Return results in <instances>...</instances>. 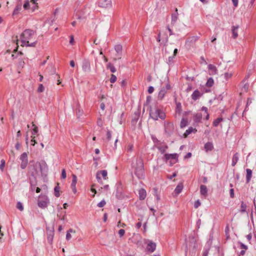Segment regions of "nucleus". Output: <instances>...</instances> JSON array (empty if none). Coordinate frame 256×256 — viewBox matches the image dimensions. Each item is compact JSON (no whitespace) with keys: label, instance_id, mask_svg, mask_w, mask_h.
<instances>
[{"label":"nucleus","instance_id":"a19ab883","mask_svg":"<svg viewBox=\"0 0 256 256\" xmlns=\"http://www.w3.org/2000/svg\"><path fill=\"white\" fill-rule=\"evenodd\" d=\"M32 126H34V128L32 129V135H35V134H36L38 132V128L34 124V122H32Z\"/></svg>","mask_w":256,"mask_h":256},{"label":"nucleus","instance_id":"bf43d9fd","mask_svg":"<svg viewBox=\"0 0 256 256\" xmlns=\"http://www.w3.org/2000/svg\"><path fill=\"white\" fill-rule=\"evenodd\" d=\"M154 190L155 192V195H156V200H157V201H158L160 200V196L157 194V189L156 188H154Z\"/></svg>","mask_w":256,"mask_h":256},{"label":"nucleus","instance_id":"37998d69","mask_svg":"<svg viewBox=\"0 0 256 256\" xmlns=\"http://www.w3.org/2000/svg\"><path fill=\"white\" fill-rule=\"evenodd\" d=\"M166 118L165 114L162 110H160L158 113V118H160L162 120H164Z\"/></svg>","mask_w":256,"mask_h":256},{"label":"nucleus","instance_id":"bb28decb","mask_svg":"<svg viewBox=\"0 0 256 256\" xmlns=\"http://www.w3.org/2000/svg\"><path fill=\"white\" fill-rule=\"evenodd\" d=\"M82 114L83 111L82 110H80V106L78 104L76 108V114L78 118H80L82 115Z\"/></svg>","mask_w":256,"mask_h":256},{"label":"nucleus","instance_id":"6ab92c4d","mask_svg":"<svg viewBox=\"0 0 256 256\" xmlns=\"http://www.w3.org/2000/svg\"><path fill=\"white\" fill-rule=\"evenodd\" d=\"M184 186L182 182L179 183L174 190V192L178 194L180 193L183 189Z\"/></svg>","mask_w":256,"mask_h":256},{"label":"nucleus","instance_id":"13d9d810","mask_svg":"<svg viewBox=\"0 0 256 256\" xmlns=\"http://www.w3.org/2000/svg\"><path fill=\"white\" fill-rule=\"evenodd\" d=\"M70 44L71 45H74V36L72 35H71L70 36Z\"/></svg>","mask_w":256,"mask_h":256},{"label":"nucleus","instance_id":"09e8293b","mask_svg":"<svg viewBox=\"0 0 256 256\" xmlns=\"http://www.w3.org/2000/svg\"><path fill=\"white\" fill-rule=\"evenodd\" d=\"M106 204V201L103 200L102 201H100L98 204H97L99 208H102L105 206Z\"/></svg>","mask_w":256,"mask_h":256},{"label":"nucleus","instance_id":"0e129e2a","mask_svg":"<svg viewBox=\"0 0 256 256\" xmlns=\"http://www.w3.org/2000/svg\"><path fill=\"white\" fill-rule=\"evenodd\" d=\"M234 6L236 8L238 6V0H232Z\"/></svg>","mask_w":256,"mask_h":256},{"label":"nucleus","instance_id":"20e7f679","mask_svg":"<svg viewBox=\"0 0 256 256\" xmlns=\"http://www.w3.org/2000/svg\"><path fill=\"white\" fill-rule=\"evenodd\" d=\"M36 32V31L30 29L25 30L20 34L22 44L28 43L29 40L34 36Z\"/></svg>","mask_w":256,"mask_h":256},{"label":"nucleus","instance_id":"412c9836","mask_svg":"<svg viewBox=\"0 0 256 256\" xmlns=\"http://www.w3.org/2000/svg\"><path fill=\"white\" fill-rule=\"evenodd\" d=\"M139 198L140 200H144L146 197V192L143 189L141 188L138 191Z\"/></svg>","mask_w":256,"mask_h":256},{"label":"nucleus","instance_id":"423d86ee","mask_svg":"<svg viewBox=\"0 0 256 256\" xmlns=\"http://www.w3.org/2000/svg\"><path fill=\"white\" fill-rule=\"evenodd\" d=\"M20 160H21L20 168L22 169H24L28 164V157L26 152H23L20 156Z\"/></svg>","mask_w":256,"mask_h":256},{"label":"nucleus","instance_id":"f704fd0d","mask_svg":"<svg viewBox=\"0 0 256 256\" xmlns=\"http://www.w3.org/2000/svg\"><path fill=\"white\" fill-rule=\"evenodd\" d=\"M140 116V113L138 112H134V117L132 118V122L134 124H136Z\"/></svg>","mask_w":256,"mask_h":256},{"label":"nucleus","instance_id":"39448f33","mask_svg":"<svg viewBox=\"0 0 256 256\" xmlns=\"http://www.w3.org/2000/svg\"><path fill=\"white\" fill-rule=\"evenodd\" d=\"M49 202V200L46 196H40L38 200V206L42 208H46Z\"/></svg>","mask_w":256,"mask_h":256},{"label":"nucleus","instance_id":"3c124183","mask_svg":"<svg viewBox=\"0 0 256 256\" xmlns=\"http://www.w3.org/2000/svg\"><path fill=\"white\" fill-rule=\"evenodd\" d=\"M200 204H201V203H200V200H196L194 204V208H198L200 206Z\"/></svg>","mask_w":256,"mask_h":256},{"label":"nucleus","instance_id":"680f3d73","mask_svg":"<svg viewBox=\"0 0 256 256\" xmlns=\"http://www.w3.org/2000/svg\"><path fill=\"white\" fill-rule=\"evenodd\" d=\"M230 198H233L234 197V190L233 188L230 189Z\"/></svg>","mask_w":256,"mask_h":256},{"label":"nucleus","instance_id":"f3484780","mask_svg":"<svg viewBox=\"0 0 256 256\" xmlns=\"http://www.w3.org/2000/svg\"><path fill=\"white\" fill-rule=\"evenodd\" d=\"M200 192L201 195L206 196L208 195V189L206 186L201 185L200 186Z\"/></svg>","mask_w":256,"mask_h":256},{"label":"nucleus","instance_id":"b1692460","mask_svg":"<svg viewBox=\"0 0 256 256\" xmlns=\"http://www.w3.org/2000/svg\"><path fill=\"white\" fill-rule=\"evenodd\" d=\"M246 182L248 183L252 178V171L250 169L247 168L246 170Z\"/></svg>","mask_w":256,"mask_h":256},{"label":"nucleus","instance_id":"5701e85b","mask_svg":"<svg viewBox=\"0 0 256 256\" xmlns=\"http://www.w3.org/2000/svg\"><path fill=\"white\" fill-rule=\"evenodd\" d=\"M54 230H50L48 234V236H47V240L50 244L52 243V240H53V237H54Z\"/></svg>","mask_w":256,"mask_h":256},{"label":"nucleus","instance_id":"6e6552de","mask_svg":"<svg viewBox=\"0 0 256 256\" xmlns=\"http://www.w3.org/2000/svg\"><path fill=\"white\" fill-rule=\"evenodd\" d=\"M114 50L117 53L116 58H114V60L116 61L117 59L121 58L122 46L121 44H116L114 46Z\"/></svg>","mask_w":256,"mask_h":256},{"label":"nucleus","instance_id":"473e14b6","mask_svg":"<svg viewBox=\"0 0 256 256\" xmlns=\"http://www.w3.org/2000/svg\"><path fill=\"white\" fill-rule=\"evenodd\" d=\"M223 120V118H218L216 119L213 122V126H218L219 124Z\"/></svg>","mask_w":256,"mask_h":256},{"label":"nucleus","instance_id":"a211bd4d","mask_svg":"<svg viewBox=\"0 0 256 256\" xmlns=\"http://www.w3.org/2000/svg\"><path fill=\"white\" fill-rule=\"evenodd\" d=\"M22 10V4L20 3L17 4V5L16 6L13 12H12V16H16L18 14L20 10Z\"/></svg>","mask_w":256,"mask_h":256},{"label":"nucleus","instance_id":"dca6fc26","mask_svg":"<svg viewBox=\"0 0 256 256\" xmlns=\"http://www.w3.org/2000/svg\"><path fill=\"white\" fill-rule=\"evenodd\" d=\"M208 70L210 74H214L216 73L217 71L216 66L212 64L208 65Z\"/></svg>","mask_w":256,"mask_h":256},{"label":"nucleus","instance_id":"0eeeda50","mask_svg":"<svg viewBox=\"0 0 256 256\" xmlns=\"http://www.w3.org/2000/svg\"><path fill=\"white\" fill-rule=\"evenodd\" d=\"M98 6L105 8H110L112 6V0H100Z\"/></svg>","mask_w":256,"mask_h":256},{"label":"nucleus","instance_id":"c756f323","mask_svg":"<svg viewBox=\"0 0 256 256\" xmlns=\"http://www.w3.org/2000/svg\"><path fill=\"white\" fill-rule=\"evenodd\" d=\"M106 68L108 70H110V71L112 73H114L116 72V68H115L114 66L110 62L106 66Z\"/></svg>","mask_w":256,"mask_h":256},{"label":"nucleus","instance_id":"2f4dec72","mask_svg":"<svg viewBox=\"0 0 256 256\" xmlns=\"http://www.w3.org/2000/svg\"><path fill=\"white\" fill-rule=\"evenodd\" d=\"M60 188L59 186V184L58 183L57 185L54 187V196L58 198L60 196Z\"/></svg>","mask_w":256,"mask_h":256},{"label":"nucleus","instance_id":"49530a36","mask_svg":"<svg viewBox=\"0 0 256 256\" xmlns=\"http://www.w3.org/2000/svg\"><path fill=\"white\" fill-rule=\"evenodd\" d=\"M116 197L118 199H122L123 198L124 196L121 192H119L118 190H117L116 192Z\"/></svg>","mask_w":256,"mask_h":256},{"label":"nucleus","instance_id":"1a4fd4ad","mask_svg":"<svg viewBox=\"0 0 256 256\" xmlns=\"http://www.w3.org/2000/svg\"><path fill=\"white\" fill-rule=\"evenodd\" d=\"M100 174L102 176L104 180H106L108 178V177H107L108 172L106 170H102L98 171L96 174V178L98 182H100L102 180L101 177L100 176Z\"/></svg>","mask_w":256,"mask_h":256},{"label":"nucleus","instance_id":"e2e57ef3","mask_svg":"<svg viewBox=\"0 0 256 256\" xmlns=\"http://www.w3.org/2000/svg\"><path fill=\"white\" fill-rule=\"evenodd\" d=\"M166 91L171 88V86L169 83H167L165 87H163Z\"/></svg>","mask_w":256,"mask_h":256},{"label":"nucleus","instance_id":"5fc2aeb1","mask_svg":"<svg viewBox=\"0 0 256 256\" xmlns=\"http://www.w3.org/2000/svg\"><path fill=\"white\" fill-rule=\"evenodd\" d=\"M118 234L120 237H122L124 236L125 234V230L124 229H120L118 231Z\"/></svg>","mask_w":256,"mask_h":256},{"label":"nucleus","instance_id":"cd10ccee","mask_svg":"<svg viewBox=\"0 0 256 256\" xmlns=\"http://www.w3.org/2000/svg\"><path fill=\"white\" fill-rule=\"evenodd\" d=\"M199 37L198 36H192L188 38L186 42L194 43L197 41Z\"/></svg>","mask_w":256,"mask_h":256},{"label":"nucleus","instance_id":"6e6d98bb","mask_svg":"<svg viewBox=\"0 0 256 256\" xmlns=\"http://www.w3.org/2000/svg\"><path fill=\"white\" fill-rule=\"evenodd\" d=\"M112 137V134L110 130L107 131L106 133V139L108 140H110Z\"/></svg>","mask_w":256,"mask_h":256},{"label":"nucleus","instance_id":"8fccbe9b","mask_svg":"<svg viewBox=\"0 0 256 256\" xmlns=\"http://www.w3.org/2000/svg\"><path fill=\"white\" fill-rule=\"evenodd\" d=\"M214 84V81H206V86L208 88L212 87Z\"/></svg>","mask_w":256,"mask_h":256},{"label":"nucleus","instance_id":"052dcab7","mask_svg":"<svg viewBox=\"0 0 256 256\" xmlns=\"http://www.w3.org/2000/svg\"><path fill=\"white\" fill-rule=\"evenodd\" d=\"M154 88L153 86H150L148 87V92L149 94H152L154 92Z\"/></svg>","mask_w":256,"mask_h":256},{"label":"nucleus","instance_id":"aec40b11","mask_svg":"<svg viewBox=\"0 0 256 256\" xmlns=\"http://www.w3.org/2000/svg\"><path fill=\"white\" fill-rule=\"evenodd\" d=\"M204 150L206 152L208 151H211L214 148V146L212 144V143L211 142H206L204 146Z\"/></svg>","mask_w":256,"mask_h":256},{"label":"nucleus","instance_id":"9b49d317","mask_svg":"<svg viewBox=\"0 0 256 256\" xmlns=\"http://www.w3.org/2000/svg\"><path fill=\"white\" fill-rule=\"evenodd\" d=\"M82 68L86 72H88L90 71V62L88 60L84 59L83 60L82 62Z\"/></svg>","mask_w":256,"mask_h":256},{"label":"nucleus","instance_id":"774afa93","mask_svg":"<svg viewBox=\"0 0 256 256\" xmlns=\"http://www.w3.org/2000/svg\"><path fill=\"white\" fill-rule=\"evenodd\" d=\"M72 238V236L70 234L69 232H66V239L67 240H70Z\"/></svg>","mask_w":256,"mask_h":256},{"label":"nucleus","instance_id":"603ef678","mask_svg":"<svg viewBox=\"0 0 256 256\" xmlns=\"http://www.w3.org/2000/svg\"><path fill=\"white\" fill-rule=\"evenodd\" d=\"M5 166V161L4 160H1V164H0V169L2 171L4 170V168Z\"/></svg>","mask_w":256,"mask_h":256},{"label":"nucleus","instance_id":"ea45409f","mask_svg":"<svg viewBox=\"0 0 256 256\" xmlns=\"http://www.w3.org/2000/svg\"><path fill=\"white\" fill-rule=\"evenodd\" d=\"M174 56H170L168 58V64H169V65H172L174 64Z\"/></svg>","mask_w":256,"mask_h":256},{"label":"nucleus","instance_id":"a18cd8bd","mask_svg":"<svg viewBox=\"0 0 256 256\" xmlns=\"http://www.w3.org/2000/svg\"><path fill=\"white\" fill-rule=\"evenodd\" d=\"M44 86H43L42 84H40L38 85V92H42L44 91Z\"/></svg>","mask_w":256,"mask_h":256},{"label":"nucleus","instance_id":"ddd939ff","mask_svg":"<svg viewBox=\"0 0 256 256\" xmlns=\"http://www.w3.org/2000/svg\"><path fill=\"white\" fill-rule=\"evenodd\" d=\"M156 248V244L152 241H150L148 244L146 250L150 252H154Z\"/></svg>","mask_w":256,"mask_h":256},{"label":"nucleus","instance_id":"e433bc0d","mask_svg":"<svg viewBox=\"0 0 256 256\" xmlns=\"http://www.w3.org/2000/svg\"><path fill=\"white\" fill-rule=\"evenodd\" d=\"M246 205L244 202H242L241 206H240V211L241 212H246Z\"/></svg>","mask_w":256,"mask_h":256},{"label":"nucleus","instance_id":"f8f14e48","mask_svg":"<svg viewBox=\"0 0 256 256\" xmlns=\"http://www.w3.org/2000/svg\"><path fill=\"white\" fill-rule=\"evenodd\" d=\"M164 158L166 160H174V164H176L178 162V155L176 154H165Z\"/></svg>","mask_w":256,"mask_h":256},{"label":"nucleus","instance_id":"4468645a","mask_svg":"<svg viewBox=\"0 0 256 256\" xmlns=\"http://www.w3.org/2000/svg\"><path fill=\"white\" fill-rule=\"evenodd\" d=\"M239 28V26H232V38L236 39L238 36V30Z\"/></svg>","mask_w":256,"mask_h":256},{"label":"nucleus","instance_id":"69168bd1","mask_svg":"<svg viewBox=\"0 0 256 256\" xmlns=\"http://www.w3.org/2000/svg\"><path fill=\"white\" fill-rule=\"evenodd\" d=\"M166 28L167 30H168L170 34H169V35L170 36H172L174 34L173 32H172V29L170 28V26L168 25L167 26H166Z\"/></svg>","mask_w":256,"mask_h":256},{"label":"nucleus","instance_id":"58836bf2","mask_svg":"<svg viewBox=\"0 0 256 256\" xmlns=\"http://www.w3.org/2000/svg\"><path fill=\"white\" fill-rule=\"evenodd\" d=\"M23 8L25 10H29L30 8V4L28 0H26L24 2L23 6Z\"/></svg>","mask_w":256,"mask_h":256},{"label":"nucleus","instance_id":"4be33fe9","mask_svg":"<svg viewBox=\"0 0 256 256\" xmlns=\"http://www.w3.org/2000/svg\"><path fill=\"white\" fill-rule=\"evenodd\" d=\"M166 92L167 91L163 87H162L158 92V98L160 100H162L164 98Z\"/></svg>","mask_w":256,"mask_h":256},{"label":"nucleus","instance_id":"c85d7f7f","mask_svg":"<svg viewBox=\"0 0 256 256\" xmlns=\"http://www.w3.org/2000/svg\"><path fill=\"white\" fill-rule=\"evenodd\" d=\"M196 131L197 130L196 128H194L192 127H190L184 134V136L185 137H186L190 134L192 132L195 133Z\"/></svg>","mask_w":256,"mask_h":256},{"label":"nucleus","instance_id":"de8ad7c7","mask_svg":"<svg viewBox=\"0 0 256 256\" xmlns=\"http://www.w3.org/2000/svg\"><path fill=\"white\" fill-rule=\"evenodd\" d=\"M16 208L18 209L20 211H22L24 210L23 206H22V204L20 202H18L17 204H16Z\"/></svg>","mask_w":256,"mask_h":256},{"label":"nucleus","instance_id":"a878e982","mask_svg":"<svg viewBox=\"0 0 256 256\" xmlns=\"http://www.w3.org/2000/svg\"><path fill=\"white\" fill-rule=\"evenodd\" d=\"M200 96V92L198 90H194L192 94V98L194 100H197Z\"/></svg>","mask_w":256,"mask_h":256},{"label":"nucleus","instance_id":"c03bdc74","mask_svg":"<svg viewBox=\"0 0 256 256\" xmlns=\"http://www.w3.org/2000/svg\"><path fill=\"white\" fill-rule=\"evenodd\" d=\"M77 182V177L75 174H72V180L71 186H76Z\"/></svg>","mask_w":256,"mask_h":256},{"label":"nucleus","instance_id":"79ce46f5","mask_svg":"<svg viewBox=\"0 0 256 256\" xmlns=\"http://www.w3.org/2000/svg\"><path fill=\"white\" fill-rule=\"evenodd\" d=\"M233 74L232 72H225L224 74V78L228 80L232 78Z\"/></svg>","mask_w":256,"mask_h":256},{"label":"nucleus","instance_id":"7ed1b4c3","mask_svg":"<svg viewBox=\"0 0 256 256\" xmlns=\"http://www.w3.org/2000/svg\"><path fill=\"white\" fill-rule=\"evenodd\" d=\"M45 74L50 80H60V76L56 73V69L52 64L48 65L45 70Z\"/></svg>","mask_w":256,"mask_h":256},{"label":"nucleus","instance_id":"7c9ffc66","mask_svg":"<svg viewBox=\"0 0 256 256\" xmlns=\"http://www.w3.org/2000/svg\"><path fill=\"white\" fill-rule=\"evenodd\" d=\"M156 148L162 154H164L166 152L168 147L166 145H162L157 146Z\"/></svg>","mask_w":256,"mask_h":256},{"label":"nucleus","instance_id":"4c0bfd02","mask_svg":"<svg viewBox=\"0 0 256 256\" xmlns=\"http://www.w3.org/2000/svg\"><path fill=\"white\" fill-rule=\"evenodd\" d=\"M202 118L201 114H196L195 115L194 120L196 122H200Z\"/></svg>","mask_w":256,"mask_h":256},{"label":"nucleus","instance_id":"72a5a7b5","mask_svg":"<svg viewBox=\"0 0 256 256\" xmlns=\"http://www.w3.org/2000/svg\"><path fill=\"white\" fill-rule=\"evenodd\" d=\"M37 43V41L36 40L35 42H32L30 44L29 43V42H28L26 44H22V46H26V47H35Z\"/></svg>","mask_w":256,"mask_h":256},{"label":"nucleus","instance_id":"f257e3e1","mask_svg":"<svg viewBox=\"0 0 256 256\" xmlns=\"http://www.w3.org/2000/svg\"><path fill=\"white\" fill-rule=\"evenodd\" d=\"M48 166L44 161L42 162H36L33 166H31L30 172L31 176L34 178L37 177L45 176L48 172Z\"/></svg>","mask_w":256,"mask_h":256},{"label":"nucleus","instance_id":"9d476101","mask_svg":"<svg viewBox=\"0 0 256 256\" xmlns=\"http://www.w3.org/2000/svg\"><path fill=\"white\" fill-rule=\"evenodd\" d=\"M160 110L156 108H150V116L154 120H158V113Z\"/></svg>","mask_w":256,"mask_h":256},{"label":"nucleus","instance_id":"338daca9","mask_svg":"<svg viewBox=\"0 0 256 256\" xmlns=\"http://www.w3.org/2000/svg\"><path fill=\"white\" fill-rule=\"evenodd\" d=\"M132 148H133V145L132 144H130L128 145V152H132Z\"/></svg>","mask_w":256,"mask_h":256},{"label":"nucleus","instance_id":"c9c22d12","mask_svg":"<svg viewBox=\"0 0 256 256\" xmlns=\"http://www.w3.org/2000/svg\"><path fill=\"white\" fill-rule=\"evenodd\" d=\"M188 125V120H187L182 118L180 122V126L181 128H184Z\"/></svg>","mask_w":256,"mask_h":256},{"label":"nucleus","instance_id":"864d4df0","mask_svg":"<svg viewBox=\"0 0 256 256\" xmlns=\"http://www.w3.org/2000/svg\"><path fill=\"white\" fill-rule=\"evenodd\" d=\"M238 244H240L241 248L244 249L245 250H246L248 248V246L245 245L243 243L241 242H238Z\"/></svg>","mask_w":256,"mask_h":256},{"label":"nucleus","instance_id":"f03ea898","mask_svg":"<svg viewBox=\"0 0 256 256\" xmlns=\"http://www.w3.org/2000/svg\"><path fill=\"white\" fill-rule=\"evenodd\" d=\"M134 173L138 179H143L144 178V162L140 158L136 160Z\"/></svg>","mask_w":256,"mask_h":256},{"label":"nucleus","instance_id":"2eb2a0df","mask_svg":"<svg viewBox=\"0 0 256 256\" xmlns=\"http://www.w3.org/2000/svg\"><path fill=\"white\" fill-rule=\"evenodd\" d=\"M175 10V12L172 14L171 24L172 26H174L178 18V9L176 8Z\"/></svg>","mask_w":256,"mask_h":256},{"label":"nucleus","instance_id":"393cba45","mask_svg":"<svg viewBox=\"0 0 256 256\" xmlns=\"http://www.w3.org/2000/svg\"><path fill=\"white\" fill-rule=\"evenodd\" d=\"M239 159L238 154V152H236L233 156L232 159V166H234L236 164L238 160Z\"/></svg>","mask_w":256,"mask_h":256},{"label":"nucleus","instance_id":"4d7b16f0","mask_svg":"<svg viewBox=\"0 0 256 256\" xmlns=\"http://www.w3.org/2000/svg\"><path fill=\"white\" fill-rule=\"evenodd\" d=\"M62 178L64 179L66 177V172L64 169H63L62 172Z\"/></svg>","mask_w":256,"mask_h":256}]
</instances>
